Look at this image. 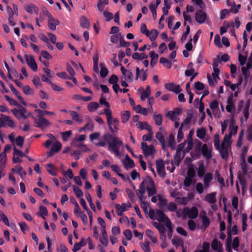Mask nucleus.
Segmentation results:
<instances>
[{
  "instance_id": "9",
  "label": "nucleus",
  "mask_w": 252,
  "mask_h": 252,
  "mask_svg": "<svg viewBox=\"0 0 252 252\" xmlns=\"http://www.w3.org/2000/svg\"><path fill=\"white\" fill-rule=\"evenodd\" d=\"M183 219H184L187 217L194 219L197 218L198 215V210L196 207L189 208L185 207L183 210Z\"/></svg>"
},
{
  "instance_id": "12",
  "label": "nucleus",
  "mask_w": 252,
  "mask_h": 252,
  "mask_svg": "<svg viewBox=\"0 0 252 252\" xmlns=\"http://www.w3.org/2000/svg\"><path fill=\"white\" fill-rule=\"evenodd\" d=\"M7 126L14 128L15 126V124L10 117L1 114L0 116V127Z\"/></svg>"
},
{
  "instance_id": "58",
  "label": "nucleus",
  "mask_w": 252,
  "mask_h": 252,
  "mask_svg": "<svg viewBox=\"0 0 252 252\" xmlns=\"http://www.w3.org/2000/svg\"><path fill=\"white\" fill-rule=\"evenodd\" d=\"M172 244L176 247L180 246H183V242L181 238L178 237H174L172 240Z\"/></svg>"
},
{
  "instance_id": "15",
  "label": "nucleus",
  "mask_w": 252,
  "mask_h": 252,
  "mask_svg": "<svg viewBox=\"0 0 252 252\" xmlns=\"http://www.w3.org/2000/svg\"><path fill=\"white\" fill-rule=\"evenodd\" d=\"M156 168L158 175L162 178L165 177L166 175L165 170V161L159 159L156 161Z\"/></svg>"
},
{
  "instance_id": "57",
  "label": "nucleus",
  "mask_w": 252,
  "mask_h": 252,
  "mask_svg": "<svg viewBox=\"0 0 252 252\" xmlns=\"http://www.w3.org/2000/svg\"><path fill=\"white\" fill-rule=\"evenodd\" d=\"M48 210L47 208L43 206H40L39 207V214L40 216L43 219H45V216L48 215Z\"/></svg>"
},
{
  "instance_id": "48",
  "label": "nucleus",
  "mask_w": 252,
  "mask_h": 252,
  "mask_svg": "<svg viewBox=\"0 0 252 252\" xmlns=\"http://www.w3.org/2000/svg\"><path fill=\"white\" fill-rule=\"evenodd\" d=\"M100 66L101 67V70L100 71V76L102 78H104L107 76L108 73V70L107 68L105 67V65L104 63H101L100 64Z\"/></svg>"
},
{
  "instance_id": "20",
  "label": "nucleus",
  "mask_w": 252,
  "mask_h": 252,
  "mask_svg": "<svg viewBox=\"0 0 252 252\" xmlns=\"http://www.w3.org/2000/svg\"><path fill=\"white\" fill-rule=\"evenodd\" d=\"M126 170H128L134 166V163L129 156L126 155L124 159L121 160Z\"/></svg>"
},
{
  "instance_id": "23",
  "label": "nucleus",
  "mask_w": 252,
  "mask_h": 252,
  "mask_svg": "<svg viewBox=\"0 0 252 252\" xmlns=\"http://www.w3.org/2000/svg\"><path fill=\"white\" fill-rule=\"evenodd\" d=\"M121 70L126 81L131 82L133 80V75L130 70L126 69L124 66L121 67Z\"/></svg>"
},
{
  "instance_id": "47",
  "label": "nucleus",
  "mask_w": 252,
  "mask_h": 252,
  "mask_svg": "<svg viewBox=\"0 0 252 252\" xmlns=\"http://www.w3.org/2000/svg\"><path fill=\"white\" fill-rule=\"evenodd\" d=\"M168 146L172 149H174L175 148L176 141L174 135L173 134H170L169 136Z\"/></svg>"
},
{
  "instance_id": "2",
  "label": "nucleus",
  "mask_w": 252,
  "mask_h": 252,
  "mask_svg": "<svg viewBox=\"0 0 252 252\" xmlns=\"http://www.w3.org/2000/svg\"><path fill=\"white\" fill-rule=\"evenodd\" d=\"M108 144V150L115 155L120 156V148L123 145V142L118 137L113 136L110 134L103 135L101 139L96 144V146L104 147Z\"/></svg>"
},
{
  "instance_id": "32",
  "label": "nucleus",
  "mask_w": 252,
  "mask_h": 252,
  "mask_svg": "<svg viewBox=\"0 0 252 252\" xmlns=\"http://www.w3.org/2000/svg\"><path fill=\"white\" fill-rule=\"evenodd\" d=\"M102 236L100 238V241L102 245L107 246L108 242V235L105 229H101Z\"/></svg>"
},
{
  "instance_id": "28",
  "label": "nucleus",
  "mask_w": 252,
  "mask_h": 252,
  "mask_svg": "<svg viewBox=\"0 0 252 252\" xmlns=\"http://www.w3.org/2000/svg\"><path fill=\"white\" fill-rule=\"evenodd\" d=\"M60 24L59 21L55 19L54 17L50 18L48 20V25L49 28L55 31L56 29V26L59 25Z\"/></svg>"
},
{
  "instance_id": "4",
  "label": "nucleus",
  "mask_w": 252,
  "mask_h": 252,
  "mask_svg": "<svg viewBox=\"0 0 252 252\" xmlns=\"http://www.w3.org/2000/svg\"><path fill=\"white\" fill-rule=\"evenodd\" d=\"M195 150L196 151H201L203 157L207 160L211 159L213 156V150L211 144L210 146L206 144H204L202 145L201 142L198 140H197L195 146Z\"/></svg>"
},
{
  "instance_id": "21",
  "label": "nucleus",
  "mask_w": 252,
  "mask_h": 252,
  "mask_svg": "<svg viewBox=\"0 0 252 252\" xmlns=\"http://www.w3.org/2000/svg\"><path fill=\"white\" fill-rule=\"evenodd\" d=\"M196 136L198 138L205 142H208L210 139L209 136H207L206 130L203 127L199 128L196 130Z\"/></svg>"
},
{
  "instance_id": "40",
  "label": "nucleus",
  "mask_w": 252,
  "mask_h": 252,
  "mask_svg": "<svg viewBox=\"0 0 252 252\" xmlns=\"http://www.w3.org/2000/svg\"><path fill=\"white\" fill-rule=\"evenodd\" d=\"M197 175L199 178H202L204 175L206 174V169L205 168L204 165L203 163H199L198 165V167L197 168Z\"/></svg>"
},
{
  "instance_id": "1",
  "label": "nucleus",
  "mask_w": 252,
  "mask_h": 252,
  "mask_svg": "<svg viewBox=\"0 0 252 252\" xmlns=\"http://www.w3.org/2000/svg\"><path fill=\"white\" fill-rule=\"evenodd\" d=\"M146 190H147L149 196L156 194L157 189L154 181L151 178L145 179L139 186V189L136 190V194L140 200L141 207L145 214L148 213L149 203L143 201Z\"/></svg>"
},
{
  "instance_id": "55",
  "label": "nucleus",
  "mask_w": 252,
  "mask_h": 252,
  "mask_svg": "<svg viewBox=\"0 0 252 252\" xmlns=\"http://www.w3.org/2000/svg\"><path fill=\"white\" fill-rule=\"evenodd\" d=\"M108 0H99L97 7L100 11H102L104 8V5L108 4Z\"/></svg>"
},
{
  "instance_id": "6",
  "label": "nucleus",
  "mask_w": 252,
  "mask_h": 252,
  "mask_svg": "<svg viewBox=\"0 0 252 252\" xmlns=\"http://www.w3.org/2000/svg\"><path fill=\"white\" fill-rule=\"evenodd\" d=\"M44 145L46 148H48L50 145H52L51 150L47 153L48 157L53 156L59 152L62 148V144L56 138H53V140H47Z\"/></svg>"
},
{
  "instance_id": "54",
  "label": "nucleus",
  "mask_w": 252,
  "mask_h": 252,
  "mask_svg": "<svg viewBox=\"0 0 252 252\" xmlns=\"http://www.w3.org/2000/svg\"><path fill=\"white\" fill-rule=\"evenodd\" d=\"M86 245V241L85 239H82L79 243H76L74 245L73 249L75 251H78L81 248Z\"/></svg>"
},
{
  "instance_id": "27",
  "label": "nucleus",
  "mask_w": 252,
  "mask_h": 252,
  "mask_svg": "<svg viewBox=\"0 0 252 252\" xmlns=\"http://www.w3.org/2000/svg\"><path fill=\"white\" fill-rule=\"evenodd\" d=\"M147 74L146 72L143 69L140 70L139 67L136 68V79L137 80L139 78L142 81H145L147 79Z\"/></svg>"
},
{
  "instance_id": "52",
  "label": "nucleus",
  "mask_w": 252,
  "mask_h": 252,
  "mask_svg": "<svg viewBox=\"0 0 252 252\" xmlns=\"http://www.w3.org/2000/svg\"><path fill=\"white\" fill-rule=\"evenodd\" d=\"M158 200H159V205L161 208L167 205L166 199L161 194H158Z\"/></svg>"
},
{
  "instance_id": "64",
  "label": "nucleus",
  "mask_w": 252,
  "mask_h": 252,
  "mask_svg": "<svg viewBox=\"0 0 252 252\" xmlns=\"http://www.w3.org/2000/svg\"><path fill=\"white\" fill-rule=\"evenodd\" d=\"M23 91L24 93L28 95H32L33 94L34 91L29 86H25L23 87Z\"/></svg>"
},
{
  "instance_id": "41",
  "label": "nucleus",
  "mask_w": 252,
  "mask_h": 252,
  "mask_svg": "<svg viewBox=\"0 0 252 252\" xmlns=\"http://www.w3.org/2000/svg\"><path fill=\"white\" fill-rule=\"evenodd\" d=\"M12 171L17 173L21 178H23V175L27 174V172L23 170L22 167L20 165H16L14 169H12Z\"/></svg>"
},
{
  "instance_id": "30",
  "label": "nucleus",
  "mask_w": 252,
  "mask_h": 252,
  "mask_svg": "<svg viewBox=\"0 0 252 252\" xmlns=\"http://www.w3.org/2000/svg\"><path fill=\"white\" fill-rule=\"evenodd\" d=\"M212 248L217 252H223L221 243L217 239H214L212 243Z\"/></svg>"
},
{
  "instance_id": "61",
  "label": "nucleus",
  "mask_w": 252,
  "mask_h": 252,
  "mask_svg": "<svg viewBox=\"0 0 252 252\" xmlns=\"http://www.w3.org/2000/svg\"><path fill=\"white\" fill-rule=\"evenodd\" d=\"M99 106V104L97 102H91L88 104L87 107L89 111L93 112L97 109Z\"/></svg>"
},
{
  "instance_id": "24",
  "label": "nucleus",
  "mask_w": 252,
  "mask_h": 252,
  "mask_svg": "<svg viewBox=\"0 0 252 252\" xmlns=\"http://www.w3.org/2000/svg\"><path fill=\"white\" fill-rule=\"evenodd\" d=\"M207 15L203 11L199 10L196 11L195 19L197 23L199 24L203 23L205 21Z\"/></svg>"
},
{
  "instance_id": "11",
  "label": "nucleus",
  "mask_w": 252,
  "mask_h": 252,
  "mask_svg": "<svg viewBox=\"0 0 252 252\" xmlns=\"http://www.w3.org/2000/svg\"><path fill=\"white\" fill-rule=\"evenodd\" d=\"M141 147L146 158L150 156L153 157L156 153L154 146L152 145H148L146 142H142L141 144Z\"/></svg>"
},
{
  "instance_id": "50",
  "label": "nucleus",
  "mask_w": 252,
  "mask_h": 252,
  "mask_svg": "<svg viewBox=\"0 0 252 252\" xmlns=\"http://www.w3.org/2000/svg\"><path fill=\"white\" fill-rule=\"evenodd\" d=\"M205 189L204 185L201 183H197L195 185V190L199 194H202L204 192V190Z\"/></svg>"
},
{
  "instance_id": "5",
  "label": "nucleus",
  "mask_w": 252,
  "mask_h": 252,
  "mask_svg": "<svg viewBox=\"0 0 252 252\" xmlns=\"http://www.w3.org/2000/svg\"><path fill=\"white\" fill-rule=\"evenodd\" d=\"M104 114L107 117V123L110 130L112 132H117L119 130V120L117 118H113L110 109H105Z\"/></svg>"
},
{
  "instance_id": "59",
  "label": "nucleus",
  "mask_w": 252,
  "mask_h": 252,
  "mask_svg": "<svg viewBox=\"0 0 252 252\" xmlns=\"http://www.w3.org/2000/svg\"><path fill=\"white\" fill-rule=\"evenodd\" d=\"M73 189L74 192L76 196L78 198H79L80 199L81 198H82V197L83 196V193L82 191L81 190V189L79 188L74 186H73Z\"/></svg>"
},
{
  "instance_id": "56",
  "label": "nucleus",
  "mask_w": 252,
  "mask_h": 252,
  "mask_svg": "<svg viewBox=\"0 0 252 252\" xmlns=\"http://www.w3.org/2000/svg\"><path fill=\"white\" fill-rule=\"evenodd\" d=\"M85 195H86V199H87V201H88L91 209L93 211H95V207L94 204L93 203L92 197H91L90 194L88 192H86Z\"/></svg>"
},
{
  "instance_id": "46",
  "label": "nucleus",
  "mask_w": 252,
  "mask_h": 252,
  "mask_svg": "<svg viewBox=\"0 0 252 252\" xmlns=\"http://www.w3.org/2000/svg\"><path fill=\"white\" fill-rule=\"evenodd\" d=\"M159 62L162 64L163 65L167 68H170L172 66V63L168 59L164 57H161L160 59Z\"/></svg>"
},
{
  "instance_id": "51",
  "label": "nucleus",
  "mask_w": 252,
  "mask_h": 252,
  "mask_svg": "<svg viewBox=\"0 0 252 252\" xmlns=\"http://www.w3.org/2000/svg\"><path fill=\"white\" fill-rule=\"evenodd\" d=\"M146 235L148 237L152 242L154 243H157L158 241L157 238L154 236V232L151 230H147L146 231Z\"/></svg>"
},
{
  "instance_id": "42",
  "label": "nucleus",
  "mask_w": 252,
  "mask_h": 252,
  "mask_svg": "<svg viewBox=\"0 0 252 252\" xmlns=\"http://www.w3.org/2000/svg\"><path fill=\"white\" fill-rule=\"evenodd\" d=\"M197 168L195 165L191 164L189 166L188 170V176L191 178H194L195 176Z\"/></svg>"
},
{
  "instance_id": "34",
  "label": "nucleus",
  "mask_w": 252,
  "mask_h": 252,
  "mask_svg": "<svg viewBox=\"0 0 252 252\" xmlns=\"http://www.w3.org/2000/svg\"><path fill=\"white\" fill-rule=\"evenodd\" d=\"M6 160V155L5 153L0 154V173L4 174L3 169L5 167Z\"/></svg>"
},
{
  "instance_id": "14",
  "label": "nucleus",
  "mask_w": 252,
  "mask_h": 252,
  "mask_svg": "<svg viewBox=\"0 0 252 252\" xmlns=\"http://www.w3.org/2000/svg\"><path fill=\"white\" fill-rule=\"evenodd\" d=\"M235 101L236 99L233 97L232 95L229 96L227 100V105L226 106V110L227 112L234 114L235 111Z\"/></svg>"
},
{
  "instance_id": "13",
  "label": "nucleus",
  "mask_w": 252,
  "mask_h": 252,
  "mask_svg": "<svg viewBox=\"0 0 252 252\" xmlns=\"http://www.w3.org/2000/svg\"><path fill=\"white\" fill-rule=\"evenodd\" d=\"M193 147V141L192 138L188 139L187 140H185L183 143L180 144L178 146V149L180 151L183 149V153L184 154L189 153Z\"/></svg>"
},
{
  "instance_id": "19",
  "label": "nucleus",
  "mask_w": 252,
  "mask_h": 252,
  "mask_svg": "<svg viewBox=\"0 0 252 252\" xmlns=\"http://www.w3.org/2000/svg\"><path fill=\"white\" fill-rule=\"evenodd\" d=\"M203 177V184L204 185L205 189H208L211 187L213 179V173H206Z\"/></svg>"
},
{
  "instance_id": "38",
  "label": "nucleus",
  "mask_w": 252,
  "mask_h": 252,
  "mask_svg": "<svg viewBox=\"0 0 252 252\" xmlns=\"http://www.w3.org/2000/svg\"><path fill=\"white\" fill-rule=\"evenodd\" d=\"M86 139V136L85 135H80L78 138H74L71 144L72 146L75 147H78L81 143H79V142H82Z\"/></svg>"
},
{
  "instance_id": "10",
  "label": "nucleus",
  "mask_w": 252,
  "mask_h": 252,
  "mask_svg": "<svg viewBox=\"0 0 252 252\" xmlns=\"http://www.w3.org/2000/svg\"><path fill=\"white\" fill-rule=\"evenodd\" d=\"M160 222H163L167 228H170L172 224L169 218L161 211L157 210L156 211V219Z\"/></svg>"
},
{
  "instance_id": "26",
  "label": "nucleus",
  "mask_w": 252,
  "mask_h": 252,
  "mask_svg": "<svg viewBox=\"0 0 252 252\" xmlns=\"http://www.w3.org/2000/svg\"><path fill=\"white\" fill-rule=\"evenodd\" d=\"M216 196V192H211L204 196V200L209 204H215L217 202Z\"/></svg>"
},
{
  "instance_id": "62",
  "label": "nucleus",
  "mask_w": 252,
  "mask_h": 252,
  "mask_svg": "<svg viewBox=\"0 0 252 252\" xmlns=\"http://www.w3.org/2000/svg\"><path fill=\"white\" fill-rule=\"evenodd\" d=\"M140 245L145 252H150V242L147 241L141 243Z\"/></svg>"
},
{
  "instance_id": "37",
  "label": "nucleus",
  "mask_w": 252,
  "mask_h": 252,
  "mask_svg": "<svg viewBox=\"0 0 252 252\" xmlns=\"http://www.w3.org/2000/svg\"><path fill=\"white\" fill-rule=\"evenodd\" d=\"M47 171L52 176L57 175V168L52 163H49L46 166Z\"/></svg>"
},
{
  "instance_id": "44",
  "label": "nucleus",
  "mask_w": 252,
  "mask_h": 252,
  "mask_svg": "<svg viewBox=\"0 0 252 252\" xmlns=\"http://www.w3.org/2000/svg\"><path fill=\"white\" fill-rule=\"evenodd\" d=\"M158 34V32L157 30L153 29L148 32V33L146 36L149 38L151 41H154L156 39Z\"/></svg>"
},
{
  "instance_id": "39",
  "label": "nucleus",
  "mask_w": 252,
  "mask_h": 252,
  "mask_svg": "<svg viewBox=\"0 0 252 252\" xmlns=\"http://www.w3.org/2000/svg\"><path fill=\"white\" fill-rule=\"evenodd\" d=\"M181 111L179 109H177L174 111H170L167 114L168 117L172 121H176L177 117L181 113Z\"/></svg>"
},
{
  "instance_id": "17",
  "label": "nucleus",
  "mask_w": 252,
  "mask_h": 252,
  "mask_svg": "<svg viewBox=\"0 0 252 252\" xmlns=\"http://www.w3.org/2000/svg\"><path fill=\"white\" fill-rule=\"evenodd\" d=\"M25 58L29 66L33 71H36L37 70V65L35 62L33 56L31 55H25Z\"/></svg>"
},
{
  "instance_id": "25",
  "label": "nucleus",
  "mask_w": 252,
  "mask_h": 252,
  "mask_svg": "<svg viewBox=\"0 0 252 252\" xmlns=\"http://www.w3.org/2000/svg\"><path fill=\"white\" fill-rule=\"evenodd\" d=\"M238 127L237 126L235 125V122L233 119H231L230 124L229 126V132L228 134H225V135H227L230 136V141L231 142V139L232 135H235L238 131Z\"/></svg>"
},
{
  "instance_id": "43",
  "label": "nucleus",
  "mask_w": 252,
  "mask_h": 252,
  "mask_svg": "<svg viewBox=\"0 0 252 252\" xmlns=\"http://www.w3.org/2000/svg\"><path fill=\"white\" fill-rule=\"evenodd\" d=\"M202 225L201 227V229L204 231L209 226L210 221L208 217L204 215L202 217Z\"/></svg>"
},
{
  "instance_id": "8",
  "label": "nucleus",
  "mask_w": 252,
  "mask_h": 252,
  "mask_svg": "<svg viewBox=\"0 0 252 252\" xmlns=\"http://www.w3.org/2000/svg\"><path fill=\"white\" fill-rule=\"evenodd\" d=\"M12 113L18 119H26L29 117L32 116L31 113H27L26 109L20 106L19 109L14 108L11 110Z\"/></svg>"
},
{
  "instance_id": "31",
  "label": "nucleus",
  "mask_w": 252,
  "mask_h": 252,
  "mask_svg": "<svg viewBox=\"0 0 252 252\" xmlns=\"http://www.w3.org/2000/svg\"><path fill=\"white\" fill-rule=\"evenodd\" d=\"M93 60L94 62L93 69L95 72L98 73L99 72L98 67L99 57L97 52L94 55Z\"/></svg>"
},
{
  "instance_id": "33",
  "label": "nucleus",
  "mask_w": 252,
  "mask_h": 252,
  "mask_svg": "<svg viewBox=\"0 0 252 252\" xmlns=\"http://www.w3.org/2000/svg\"><path fill=\"white\" fill-rule=\"evenodd\" d=\"M25 9L27 12L31 14L33 13L37 14L38 11V8L32 4L27 5L25 6Z\"/></svg>"
},
{
  "instance_id": "49",
  "label": "nucleus",
  "mask_w": 252,
  "mask_h": 252,
  "mask_svg": "<svg viewBox=\"0 0 252 252\" xmlns=\"http://www.w3.org/2000/svg\"><path fill=\"white\" fill-rule=\"evenodd\" d=\"M35 112L38 114V116L43 117L45 115H55L56 113L54 112L48 111H42L40 109H36Z\"/></svg>"
},
{
  "instance_id": "3",
  "label": "nucleus",
  "mask_w": 252,
  "mask_h": 252,
  "mask_svg": "<svg viewBox=\"0 0 252 252\" xmlns=\"http://www.w3.org/2000/svg\"><path fill=\"white\" fill-rule=\"evenodd\" d=\"M214 142L215 149L219 151L221 158L224 159H226L229 155L231 144V142L230 141V136L225 135L220 146V136L218 134H215Z\"/></svg>"
},
{
  "instance_id": "36",
  "label": "nucleus",
  "mask_w": 252,
  "mask_h": 252,
  "mask_svg": "<svg viewBox=\"0 0 252 252\" xmlns=\"http://www.w3.org/2000/svg\"><path fill=\"white\" fill-rule=\"evenodd\" d=\"M8 86L12 92L18 98L21 103H22L25 105H26V103L24 101L23 98L21 96L19 93L15 89L13 85L11 84H9Z\"/></svg>"
},
{
  "instance_id": "45",
  "label": "nucleus",
  "mask_w": 252,
  "mask_h": 252,
  "mask_svg": "<svg viewBox=\"0 0 252 252\" xmlns=\"http://www.w3.org/2000/svg\"><path fill=\"white\" fill-rule=\"evenodd\" d=\"M80 25L83 28L88 29L90 27V22L88 19L84 16L80 17Z\"/></svg>"
},
{
  "instance_id": "22",
  "label": "nucleus",
  "mask_w": 252,
  "mask_h": 252,
  "mask_svg": "<svg viewBox=\"0 0 252 252\" xmlns=\"http://www.w3.org/2000/svg\"><path fill=\"white\" fill-rule=\"evenodd\" d=\"M165 88L168 91L173 92L176 94H179L181 92V89L180 85H175L173 83L165 84Z\"/></svg>"
},
{
  "instance_id": "16",
  "label": "nucleus",
  "mask_w": 252,
  "mask_h": 252,
  "mask_svg": "<svg viewBox=\"0 0 252 252\" xmlns=\"http://www.w3.org/2000/svg\"><path fill=\"white\" fill-rule=\"evenodd\" d=\"M131 206L129 202L126 203H122V204H116L115 208L117 211V214L120 216H123L125 212L127 210V208H130Z\"/></svg>"
},
{
  "instance_id": "7",
  "label": "nucleus",
  "mask_w": 252,
  "mask_h": 252,
  "mask_svg": "<svg viewBox=\"0 0 252 252\" xmlns=\"http://www.w3.org/2000/svg\"><path fill=\"white\" fill-rule=\"evenodd\" d=\"M251 100H248L245 102L244 100H240L238 104V110L242 112L243 114L245 120L247 121L249 117V109L250 106Z\"/></svg>"
},
{
  "instance_id": "18",
  "label": "nucleus",
  "mask_w": 252,
  "mask_h": 252,
  "mask_svg": "<svg viewBox=\"0 0 252 252\" xmlns=\"http://www.w3.org/2000/svg\"><path fill=\"white\" fill-rule=\"evenodd\" d=\"M38 118L35 120L37 126L45 128L50 125V122L43 117L38 116Z\"/></svg>"
},
{
  "instance_id": "60",
  "label": "nucleus",
  "mask_w": 252,
  "mask_h": 252,
  "mask_svg": "<svg viewBox=\"0 0 252 252\" xmlns=\"http://www.w3.org/2000/svg\"><path fill=\"white\" fill-rule=\"evenodd\" d=\"M210 244L208 242H204L202 244L201 249L197 250L196 252H209Z\"/></svg>"
},
{
  "instance_id": "63",
  "label": "nucleus",
  "mask_w": 252,
  "mask_h": 252,
  "mask_svg": "<svg viewBox=\"0 0 252 252\" xmlns=\"http://www.w3.org/2000/svg\"><path fill=\"white\" fill-rule=\"evenodd\" d=\"M99 102L100 104L105 105L107 107L106 109H110V104L106 100V98L103 94L101 95Z\"/></svg>"
},
{
  "instance_id": "53",
  "label": "nucleus",
  "mask_w": 252,
  "mask_h": 252,
  "mask_svg": "<svg viewBox=\"0 0 252 252\" xmlns=\"http://www.w3.org/2000/svg\"><path fill=\"white\" fill-rule=\"evenodd\" d=\"M242 222V230L245 231L247 227V221L248 220L247 215L243 213L241 215Z\"/></svg>"
},
{
  "instance_id": "35",
  "label": "nucleus",
  "mask_w": 252,
  "mask_h": 252,
  "mask_svg": "<svg viewBox=\"0 0 252 252\" xmlns=\"http://www.w3.org/2000/svg\"><path fill=\"white\" fill-rule=\"evenodd\" d=\"M191 122L192 117L191 116H188L184 120L180 127H182V128L187 130L189 128Z\"/></svg>"
},
{
  "instance_id": "29",
  "label": "nucleus",
  "mask_w": 252,
  "mask_h": 252,
  "mask_svg": "<svg viewBox=\"0 0 252 252\" xmlns=\"http://www.w3.org/2000/svg\"><path fill=\"white\" fill-rule=\"evenodd\" d=\"M69 114L74 121L78 122L79 124H82L83 122V117L76 111H70Z\"/></svg>"
}]
</instances>
